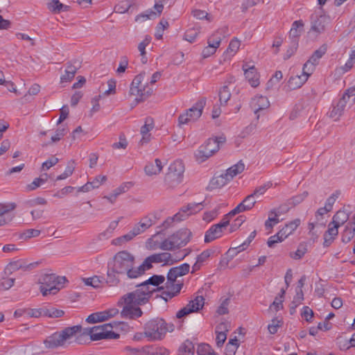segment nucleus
<instances>
[{"mask_svg":"<svg viewBox=\"0 0 355 355\" xmlns=\"http://www.w3.org/2000/svg\"><path fill=\"white\" fill-rule=\"evenodd\" d=\"M165 281L164 275H154L147 280L137 286V289L125 295L122 300L123 307L121 315L126 319H137L143 314L140 305L148 302L153 293L166 288L159 287Z\"/></svg>","mask_w":355,"mask_h":355,"instance_id":"nucleus-1","label":"nucleus"},{"mask_svg":"<svg viewBox=\"0 0 355 355\" xmlns=\"http://www.w3.org/2000/svg\"><path fill=\"white\" fill-rule=\"evenodd\" d=\"M143 275L142 264L137 266L135 256L124 250L116 252L108 261L105 283L110 286H115L120 282V277L133 279Z\"/></svg>","mask_w":355,"mask_h":355,"instance_id":"nucleus-2","label":"nucleus"},{"mask_svg":"<svg viewBox=\"0 0 355 355\" xmlns=\"http://www.w3.org/2000/svg\"><path fill=\"white\" fill-rule=\"evenodd\" d=\"M190 266L188 263H182L179 266L171 268L167 274V282L166 289L162 292V297L167 302L168 300L176 296L181 291L182 284H175L176 279L187 274Z\"/></svg>","mask_w":355,"mask_h":355,"instance_id":"nucleus-3","label":"nucleus"},{"mask_svg":"<svg viewBox=\"0 0 355 355\" xmlns=\"http://www.w3.org/2000/svg\"><path fill=\"white\" fill-rule=\"evenodd\" d=\"M174 329L173 324H168L162 318H154L148 321L144 328V335L149 341L162 340L167 332Z\"/></svg>","mask_w":355,"mask_h":355,"instance_id":"nucleus-4","label":"nucleus"},{"mask_svg":"<svg viewBox=\"0 0 355 355\" xmlns=\"http://www.w3.org/2000/svg\"><path fill=\"white\" fill-rule=\"evenodd\" d=\"M145 77V72L140 73L135 77L130 85V94L135 96L137 103L147 99L153 92V87L149 85L148 79L144 81Z\"/></svg>","mask_w":355,"mask_h":355,"instance_id":"nucleus-5","label":"nucleus"},{"mask_svg":"<svg viewBox=\"0 0 355 355\" xmlns=\"http://www.w3.org/2000/svg\"><path fill=\"white\" fill-rule=\"evenodd\" d=\"M78 329V327H66L48 336L44 340V344L46 348L51 349L63 347L70 339L74 337V333Z\"/></svg>","mask_w":355,"mask_h":355,"instance_id":"nucleus-6","label":"nucleus"},{"mask_svg":"<svg viewBox=\"0 0 355 355\" xmlns=\"http://www.w3.org/2000/svg\"><path fill=\"white\" fill-rule=\"evenodd\" d=\"M225 141L226 139L224 136L208 139L195 153L196 160L199 162L206 161L218 151L220 145L223 144Z\"/></svg>","mask_w":355,"mask_h":355,"instance_id":"nucleus-7","label":"nucleus"},{"mask_svg":"<svg viewBox=\"0 0 355 355\" xmlns=\"http://www.w3.org/2000/svg\"><path fill=\"white\" fill-rule=\"evenodd\" d=\"M186 254L181 257L174 258L173 256L168 252H161L153 254L146 257L142 262V268H144V274L146 270L153 268V263H163V265H172L174 263L183 259Z\"/></svg>","mask_w":355,"mask_h":355,"instance_id":"nucleus-8","label":"nucleus"},{"mask_svg":"<svg viewBox=\"0 0 355 355\" xmlns=\"http://www.w3.org/2000/svg\"><path fill=\"white\" fill-rule=\"evenodd\" d=\"M184 166L182 161L176 160L168 167L167 173L164 177L165 184L171 187H175L180 184L183 180Z\"/></svg>","mask_w":355,"mask_h":355,"instance_id":"nucleus-9","label":"nucleus"},{"mask_svg":"<svg viewBox=\"0 0 355 355\" xmlns=\"http://www.w3.org/2000/svg\"><path fill=\"white\" fill-rule=\"evenodd\" d=\"M118 322L105 323L101 325L92 327V340H100L103 339H111L119 338V334L112 331L113 327L116 326Z\"/></svg>","mask_w":355,"mask_h":355,"instance_id":"nucleus-10","label":"nucleus"},{"mask_svg":"<svg viewBox=\"0 0 355 355\" xmlns=\"http://www.w3.org/2000/svg\"><path fill=\"white\" fill-rule=\"evenodd\" d=\"M205 105V101L202 99L196 102L186 112L180 115L178 122L180 125L187 124L189 122L195 121L200 117L202 110Z\"/></svg>","mask_w":355,"mask_h":355,"instance_id":"nucleus-11","label":"nucleus"},{"mask_svg":"<svg viewBox=\"0 0 355 355\" xmlns=\"http://www.w3.org/2000/svg\"><path fill=\"white\" fill-rule=\"evenodd\" d=\"M40 285V290L43 296L48 294H55L59 288L57 284H59L58 277L55 274H44L39 279Z\"/></svg>","mask_w":355,"mask_h":355,"instance_id":"nucleus-12","label":"nucleus"},{"mask_svg":"<svg viewBox=\"0 0 355 355\" xmlns=\"http://www.w3.org/2000/svg\"><path fill=\"white\" fill-rule=\"evenodd\" d=\"M26 318H39L41 317L60 318L64 315L62 310L42 306L37 309H26Z\"/></svg>","mask_w":355,"mask_h":355,"instance_id":"nucleus-13","label":"nucleus"},{"mask_svg":"<svg viewBox=\"0 0 355 355\" xmlns=\"http://www.w3.org/2000/svg\"><path fill=\"white\" fill-rule=\"evenodd\" d=\"M330 24L329 17L321 15L312 20L311 28L308 32L309 36L312 39H317L318 36L324 33L327 26Z\"/></svg>","mask_w":355,"mask_h":355,"instance_id":"nucleus-14","label":"nucleus"},{"mask_svg":"<svg viewBox=\"0 0 355 355\" xmlns=\"http://www.w3.org/2000/svg\"><path fill=\"white\" fill-rule=\"evenodd\" d=\"M205 304V298L201 296H196L193 300H191L187 306L179 310L176 313L178 318H182L188 314L197 312L202 309Z\"/></svg>","mask_w":355,"mask_h":355,"instance_id":"nucleus-15","label":"nucleus"},{"mask_svg":"<svg viewBox=\"0 0 355 355\" xmlns=\"http://www.w3.org/2000/svg\"><path fill=\"white\" fill-rule=\"evenodd\" d=\"M164 8V5L162 3V0H155V3L154 6L155 10H147L145 12L138 15L135 17V21L137 22H144L148 19H155L157 16H159Z\"/></svg>","mask_w":355,"mask_h":355,"instance_id":"nucleus-16","label":"nucleus"},{"mask_svg":"<svg viewBox=\"0 0 355 355\" xmlns=\"http://www.w3.org/2000/svg\"><path fill=\"white\" fill-rule=\"evenodd\" d=\"M327 47L325 46H320L315 51L310 58L304 64V70L308 73H313L315 71V66L318 64L320 59L325 54Z\"/></svg>","mask_w":355,"mask_h":355,"instance_id":"nucleus-17","label":"nucleus"},{"mask_svg":"<svg viewBox=\"0 0 355 355\" xmlns=\"http://www.w3.org/2000/svg\"><path fill=\"white\" fill-rule=\"evenodd\" d=\"M118 313L119 311L116 309H110L103 311L94 313L87 318L86 322L88 323L103 322L115 316Z\"/></svg>","mask_w":355,"mask_h":355,"instance_id":"nucleus-18","label":"nucleus"},{"mask_svg":"<svg viewBox=\"0 0 355 355\" xmlns=\"http://www.w3.org/2000/svg\"><path fill=\"white\" fill-rule=\"evenodd\" d=\"M202 207L201 203H190L183 206L175 214L176 220L181 221L186 219L188 216L200 211Z\"/></svg>","mask_w":355,"mask_h":355,"instance_id":"nucleus-19","label":"nucleus"},{"mask_svg":"<svg viewBox=\"0 0 355 355\" xmlns=\"http://www.w3.org/2000/svg\"><path fill=\"white\" fill-rule=\"evenodd\" d=\"M155 236V235L153 236L147 241L146 243L149 249L156 250L159 248L162 250H173L177 248V245H175V242L173 241L171 236L164 240L159 245L154 243L153 239Z\"/></svg>","mask_w":355,"mask_h":355,"instance_id":"nucleus-20","label":"nucleus"},{"mask_svg":"<svg viewBox=\"0 0 355 355\" xmlns=\"http://www.w3.org/2000/svg\"><path fill=\"white\" fill-rule=\"evenodd\" d=\"M270 106V102L267 97L263 96H255L252 98L250 102V107L254 110V114L257 115V119L259 118V112L268 109Z\"/></svg>","mask_w":355,"mask_h":355,"instance_id":"nucleus-21","label":"nucleus"},{"mask_svg":"<svg viewBox=\"0 0 355 355\" xmlns=\"http://www.w3.org/2000/svg\"><path fill=\"white\" fill-rule=\"evenodd\" d=\"M257 202V200L252 194L247 196L234 209L230 212V215H236L241 212L251 210Z\"/></svg>","mask_w":355,"mask_h":355,"instance_id":"nucleus-22","label":"nucleus"},{"mask_svg":"<svg viewBox=\"0 0 355 355\" xmlns=\"http://www.w3.org/2000/svg\"><path fill=\"white\" fill-rule=\"evenodd\" d=\"M243 70L244 71L245 78L250 85L253 87H257L260 82L259 75L254 66H249L248 64H244L243 65Z\"/></svg>","mask_w":355,"mask_h":355,"instance_id":"nucleus-23","label":"nucleus"},{"mask_svg":"<svg viewBox=\"0 0 355 355\" xmlns=\"http://www.w3.org/2000/svg\"><path fill=\"white\" fill-rule=\"evenodd\" d=\"M312 73H308L307 71L302 69L301 75L291 76L288 81V87L290 89L293 90L301 87L308 80Z\"/></svg>","mask_w":355,"mask_h":355,"instance_id":"nucleus-24","label":"nucleus"},{"mask_svg":"<svg viewBox=\"0 0 355 355\" xmlns=\"http://www.w3.org/2000/svg\"><path fill=\"white\" fill-rule=\"evenodd\" d=\"M177 245V248L184 246L190 241L191 232L187 229H182L171 235Z\"/></svg>","mask_w":355,"mask_h":355,"instance_id":"nucleus-25","label":"nucleus"},{"mask_svg":"<svg viewBox=\"0 0 355 355\" xmlns=\"http://www.w3.org/2000/svg\"><path fill=\"white\" fill-rule=\"evenodd\" d=\"M154 121L150 117L146 118L145 123L141 128V134L142 137L140 143L143 145L147 144L150 140V134L149 133L154 128Z\"/></svg>","mask_w":355,"mask_h":355,"instance_id":"nucleus-26","label":"nucleus"},{"mask_svg":"<svg viewBox=\"0 0 355 355\" xmlns=\"http://www.w3.org/2000/svg\"><path fill=\"white\" fill-rule=\"evenodd\" d=\"M338 225L333 223L332 222L329 223L328 225V230L324 234V243L323 245L324 247H328L331 245L333 241L335 239L336 236L338 234Z\"/></svg>","mask_w":355,"mask_h":355,"instance_id":"nucleus-27","label":"nucleus"},{"mask_svg":"<svg viewBox=\"0 0 355 355\" xmlns=\"http://www.w3.org/2000/svg\"><path fill=\"white\" fill-rule=\"evenodd\" d=\"M227 331H228L227 324L225 322H221L216 327V343L218 347H222L225 342Z\"/></svg>","mask_w":355,"mask_h":355,"instance_id":"nucleus-28","label":"nucleus"},{"mask_svg":"<svg viewBox=\"0 0 355 355\" xmlns=\"http://www.w3.org/2000/svg\"><path fill=\"white\" fill-rule=\"evenodd\" d=\"M304 24L302 20L295 21L292 24L291 28L289 31L288 38L291 41L299 42V37L302 32Z\"/></svg>","mask_w":355,"mask_h":355,"instance_id":"nucleus-29","label":"nucleus"},{"mask_svg":"<svg viewBox=\"0 0 355 355\" xmlns=\"http://www.w3.org/2000/svg\"><path fill=\"white\" fill-rule=\"evenodd\" d=\"M347 100H345V96H343L337 103L336 105H334L332 110L329 112V116L334 120L336 121L342 115L345 107L346 106Z\"/></svg>","mask_w":355,"mask_h":355,"instance_id":"nucleus-30","label":"nucleus"},{"mask_svg":"<svg viewBox=\"0 0 355 355\" xmlns=\"http://www.w3.org/2000/svg\"><path fill=\"white\" fill-rule=\"evenodd\" d=\"M73 327H78L79 329L74 333V336H76V342L78 344H84L85 343V337L87 336L90 337V340H92V327L83 328L81 325H74Z\"/></svg>","mask_w":355,"mask_h":355,"instance_id":"nucleus-31","label":"nucleus"},{"mask_svg":"<svg viewBox=\"0 0 355 355\" xmlns=\"http://www.w3.org/2000/svg\"><path fill=\"white\" fill-rule=\"evenodd\" d=\"M223 234V230L218 225H212L206 232L205 235V242L208 243L216 239L220 238Z\"/></svg>","mask_w":355,"mask_h":355,"instance_id":"nucleus-32","label":"nucleus"},{"mask_svg":"<svg viewBox=\"0 0 355 355\" xmlns=\"http://www.w3.org/2000/svg\"><path fill=\"white\" fill-rule=\"evenodd\" d=\"M163 168L162 162L159 159H156L155 162H150L146 165L144 168L145 173L147 175L151 176L159 174Z\"/></svg>","mask_w":355,"mask_h":355,"instance_id":"nucleus-33","label":"nucleus"},{"mask_svg":"<svg viewBox=\"0 0 355 355\" xmlns=\"http://www.w3.org/2000/svg\"><path fill=\"white\" fill-rule=\"evenodd\" d=\"M158 220V213L152 212L143 216L138 223L141 224L146 230H148L153 225L156 224Z\"/></svg>","mask_w":355,"mask_h":355,"instance_id":"nucleus-34","label":"nucleus"},{"mask_svg":"<svg viewBox=\"0 0 355 355\" xmlns=\"http://www.w3.org/2000/svg\"><path fill=\"white\" fill-rule=\"evenodd\" d=\"M300 225V220L298 218L288 223L279 231L280 236H282L286 239L289 235L293 234Z\"/></svg>","mask_w":355,"mask_h":355,"instance_id":"nucleus-35","label":"nucleus"},{"mask_svg":"<svg viewBox=\"0 0 355 355\" xmlns=\"http://www.w3.org/2000/svg\"><path fill=\"white\" fill-rule=\"evenodd\" d=\"M245 169V164L241 162L233 165L226 170L225 174L227 180L231 181L235 176L241 173Z\"/></svg>","mask_w":355,"mask_h":355,"instance_id":"nucleus-36","label":"nucleus"},{"mask_svg":"<svg viewBox=\"0 0 355 355\" xmlns=\"http://www.w3.org/2000/svg\"><path fill=\"white\" fill-rule=\"evenodd\" d=\"M13 215L8 206L0 204V226H3L12 221Z\"/></svg>","mask_w":355,"mask_h":355,"instance_id":"nucleus-37","label":"nucleus"},{"mask_svg":"<svg viewBox=\"0 0 355 355\" xmlns=\"http://www.w3.org/2000/svg\"><path fill=\"white\" fill-rule=\"evenodd\" d=\"M48 9L54 14L67 11L69 6L62 4L59 0H51L47 4Z\"/></svg>","mask_w":355,"mask_h":355,"instance_id":"nucleus-38","label":"nucleus"},{"mask_svg":"<svg viewBox=\"0 0 355 355\" xmlns=\"http://www.w3.org/2000/svg\"><path fill=\"white\" fill-rule=\"evenodd\" d=\"M135 238L134 234L130 230L127 234L112 240L111 244L116 246H123Z\"/></svg>","mask_w":355,"mask_h":355,"instance_id":"nucleus-39","label":"nucleus"},{"mask_svg":"<svg viewBox=\"0 0 355 355\" xmlns=\"http://www.w3.org/2000/svg\"><path fill=\"white\" fill-rule=\"evenodd\" d=\"M128 189L129 187L128 186V183H124L118 188L115 189L109 196H105L104 198L107 199L109 202L113 204L115 202L117 197L119 195L125 193Z\"/></svg>","mask_w":355,"mask_h":355,"instance_id":"nucleus-40","label":"nucleus"},{"mask_svg":"<svg viewBox=\"0 0 355 355\" xmlns=\"http://www.w3.org/2000/svg\"><path fill=\"white\" fill-rule=\"evenodd\" d=\"M195 347L193 343L187 340L179 347L178 355H194Z\"/></svg>","mask_w":355,"mask_h":355,"instance_id":"nucleus-41","label":"nucleus"},{"mask_svg":"<svg viewBox=\"0 0 355 355\" xmlns=\"http://www.w3.org/2000/svg\"><path fill=\"white\" fill-rule=\"evenodd\" d=\"M240 345L239 340L236 337L234 338L230 339L227 343L225 349V355H235L237 349Z\"/></svg>","mask_w":355,"mask_h":355,"instance_id":"nucleus-42","label":"nucleus"},{"mask_svg":"<svg viewBox=\"0 0 355 355\" xmlns=\"http://www.w3.org/2000/svg\"><path fill=\"white\" fill-rule=\"evenodd\" d=\"M33 266V263H31L28 266H25L23 262L20 260L10 262L6 268V272L12 273L14 271L18 270L19 269H26L28 268H32Z\"/></svg>","mask_w":355,"mask_h":355,"instance_id":"nucleus-43","label":"nucleus"},{"mask_svg":"<svg viewBox=\"0 0 355 355\" xmlns=\"http://www.w3.org/2000/svg\"><path fill=\"white\" fill-rule=\"evenodd\" d=\"M135 4L134 0H124L120 1L114 7V11L118 13H125L129 10L132 5Z\"/></svg>","mask_w":355,"mask_h":355,"instance_id":"nucleus-44","label":"nucleus"},{"mask_svg":"<svg viewBox=\"0 0 355 355\" xmlns=\"http://www.w3.org/2000/svg\"><path fill=\"white\" fill-rule=\"evenodd\" d=\"M304 300V294L302 289L296 290V295L292 301L290 306V313L293 314L295 312V309L302 303Z\"/></svg>","mask_w":355,"mask_h":355,"instance_id":"nucleus-45","label":"nucleus"},{"mask_svg":"<svg viewBox=\"0 0 355 355\" xmlns=\"http://www.w3.org/2000/svg\"><path fill=\"white\" fill-rule=\"evenodd\" d=\"M349 219L347 213L345 211L340 210L336 213L332 219V223L341 226Z\"/></svg>","mask_w":355,"mask_h":355,"instance_id":"nucleus-46","label":"nucleus"},{"mask_svg":"<svg viewBox=\"0 0 355 355\" xmlns=\"http://www.w3.org/2000/svg\"><path fill=\"white\" fill-rule=\"evenodd\" d=\"M221 41L222 33L220 31H217L208 38L207 44L208 45L217 49L220 44Z\"/></svg>","mask_w":355,"mask_h":355,"instance_id":"nucleus-47","label":"nucleus"},{"mask_svg":"<svg viewBox=\"0 0 355 355\" xmlns=\"http://www.w3.org/2000/svg\"><path fill=\"white\" fill-rule=\"evenodd\" d=\"M240 46L241 41L238 40L236 37H234L230 41V44L225 51V53L230 57L234 55L239 49Z\"/></svg>","mask_w":355,"mask_h":355,"instance_id":"nucleus-48","label":"nucleus"},{"mask_svg":"<svg viewBox=\"0 0 355 355\" xmlns=\"http://www.w3.org/2000/svg\"><path fill=\"white\" fill-rule=\"evenodd\" d=\"M42 177L44 178H35L31 184L26 185V189L27 191H33L45 183L47 180L48 175L45 173L42 175Z\"/></svg>","mask_w":355,"mask_h":355,"instance_id":"nucleus-49","label":"nucleus"},{"mask_svg":"<svg viewBox=\"0 0 355 355\" xmlns=\"http://www.w3.org/2000/svg\"><path fill=\"white\" fill-rule=\"evenodd\" d=\"M231 93L227 86H223L219 91V101L220 105H225L230 99Z\"/></svg>","mask_w":355,"mask_h":355,"instance_id":"nucleus-50","label":"nucleus"},{"mask_svg":"<svg viewBox=\"0 0 355 355\" xmlns=\"http://www.w3.org/2000/svg\"><path fill=\"white\" fill-rule=\"evenodd\" d=\"M86 285L91 286L94 288L101 287L104 284V278L98 276H94L92 277L87 278L85 280Z\"/></svg>","mask_w":355,"mask_h":355,"instance_id":"nucleus-51","label":"nucleus"},{"mask_svg":"<svg viewBox=\"0 0 355 355\" xmlns=\"http://www.w3.org/2000/svg\"><path fill=\"white\" fill-rule=\"evenodd\" d=\"M271 182H266L261 186L257 187L254 190V192L251 194L257 200L260 196H263L266 192V191L271 187Z\"/></svg>","mask_w":355,"mask_h":355,"instance_id":"nucleus-52","label":"nucleus"},{"mask_svg":"<svg viewBox=\"0 0 355 355\" xmlns=\"http://www.w3.org/2000/svg\"><path fill=\"white\" fill-rule=\"evenodd\" d=\"M168 26V22L166 19H162L156 27L155 33V38L157 40H161L162 38L164 30L166 29Z\"/></svg>","mask_w":355,"mask_h":355,"instance_id":"nucleus-53","label":"nucleus"},{"mask_svg":"<svg viewBox=\"0 0 355 355\" xmlns=\"http://www.w3.org/2000/svg\"><path fill=\"white\" fill-rule=\"evenodd\" d=\"M198 355H217L212 347L208 344H200L197 349Z\"/></svg>","mask_w":355,"mask_h":355,"instance_id":"nucleus-54","label":"nucleus"},{"mask_svg":"<svg viewBox=\"0 0 355 355\" xmlns=\"http://www.w3.org/2000/svg\"><path fill=\"white\" fill-rule=\"evenodd\" d=\"M74 168V162L71 161L67 166L64 173L56 178V180H62L69 178L73 174Z\"/></svg>","mask_w":355,"mask_h":355,"instance_id":"nucleus-55","label":"nucleus"},{"mask_svg":"<svg viewBox=\"0 0 355 355\" xmlns=\"http://www.w3.org/2000/svg\"><path fill=\"white\" fill-rule=\"evenodd\" d=\"M40 230L35 229H28L20 234L19 238L20 239H29L33 237H37L40 234Z\"/></svg>","mask_w":355,"mask_h":355,"instance_id":"nucleus-56","label":"nucleus"},{"mask_svg":"<svg viewBox=\"0 0 355 355\" xmlns=\"http://www.w3.org/2000/svg\"><path fill=\"white\" fill-rule=\"evenodd\" d=\"M15 279L12 277H3L0 279V289L8 290L15 283Z\"/></svg>","mask_w":355,"mask_h":355,"instance_id":"nucleus-57","label":"nucleus"},{"mask_svg":"<svg viewBox=\"0 0 355 355\" xmlns=\"http://www.w3.org/2000/svg\"><path fill=\"white\" fill-rule=\"evenodd\" d=\"M354 236L355 232L352 231L351 229H349L345 225V227L341 235V240L343 243H347L352 241Z\"/></svg>","mask_w":355,"mask_h":355,"instance_id":"nucleus-58","label":"nucleus"},{"mask_svg":"<svg viewBox=\"0 0 355 355\" xmlns=\"http://www.w3.org/2000/svg\"><path fill=\"white\" fill-rule=\"evenodd\" d=\"M198 33L199 32L198 30L190 28L185 32L184 35V39L190 43H192L196 40Z\"/></svg>","mask_w":355,"mask_h":355,"instance_id":"nucleus-59","label":"nucleus"},{"mask_svg":"<svg viewBox=\"0 0 355 355\" xmlns=\"http://www.w3.org/2000/svg\"><path fill=\"white\" fill-rule=\"evenodd\" d=\"M282 321L278 319L272 320L271 322L268 326V329L271 334H275L277 332L278 329L282 327Z\"/></svg>","mask_w":355,"mask_h":355,"instance_id":"nucleus-60","label":"nucleus"},{"mask_svg":"<svg viewBox=\"0 0 355 355\" xmlns=\"http://www.w3.org/2000/svg\"><path fill=\"white\" fill-rule=\"evenodd\" d=\"M230 180H227L225 173H223L217 177L213 178L211 183L218 187L225 186Z\"/></svg>","mask_w":355,"mask_h":355,"instance_id":"nucleus-61","label":"nucleus"},{"mask_svg":"<svg viewBox=\"0 0 355 355\" xmlns=\"http://www.w3.org/2000/svg\"><path fill=\"white\" fill-rule=\"evenodd\" d=\"M280 233L278 232L276 234L269 237L267 244L269 248H274L275 244L282 242L284 239L282 236H280Z\"/></svg>","mask_w":355,"mask_h":355,"instance_id":"nucleus-62","label":"nucleus"},{"mask_svg":"<svg viewBox=\"0 0 355 355\" xmlns=\"http://www.w3.org/2000/svg\"><path fill=\"white\" fill-rule=\"evenodd\" d=\"M151 42V37L146 35L144 39L138 44V50L140 55H146V47L150 44Z\"/></svg>","mask_w":355,"mask_h":355,"instance_id":"nucleus-63","label":"nucleus"},{"mask_svg":"<svg viewBox=\"0 0 355 355\" xmlns=\"http://www.w3.org/2000/svg\"><path fill=\"white\" fill-rule=\"evenodd\" d=\"M306 251V248L303 245H300L295 252L291 253V257L296 260L300 259L304 257Z\"/></svg>","mask_w":355,"mask_h":355,"instance_id":"nucleus-64","label":"nucleus"}]
</instances>
